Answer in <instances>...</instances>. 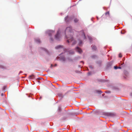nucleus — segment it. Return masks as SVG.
Returning a JSON list of instances; mask_svg holds the SVG:
<instances>
[{"instance_id":"9d476101","label":"nucleus","mask_w":132,"mask_h":132,"mask_svg":"<svg viewBox=\"0 0 132 132\" xmlns=\"http://www.w3.org/2000/svg\"><path fill=\"white\" fill-rule=\"evenodd\" d=\"M71 33H72V34H71V35L70 34V35H67V36H65V37L67 38H69L70 37H71V36L73 34L72 32H71Z\"/></svg>"},{"instance_id":"2eb2a0df","label":"nucleus","mask_w":132,"mask_h":132,"mask_svg":"<svg viewBox=\"0 0 132 132\" xmlns=\"http://www.w3.org/2000/svg\"><path fill=\"white\" fill-rule=\"evenodd\" d=\"M82 33H83V34L84 38L85 39L86 38V37H85V34L83 31L82 32Z\"/></svg>"},{"instance_id":"412c9836","label":"nucleus","mask_w":132,"mask_h":132,"mask_svg":"<svg viewBox=\"0 0 132 132\" xmlns=\"http://www.w3.org/2000/svg\"><path fill=\"white\" fill-rule=\"evenodd\" d=\"M118 68H119V69H121V67H118Z\"/></svg>"},{"instance_id":"9b49d317","label":"nucleus","mask_w":132,"mask_h":132,"mask_svg":"<svg viewBox=\"0 0 132 132\" xmlns=\"http://www.w3.org/2000/svg\"><path fill=\"white\" fill-rule=\"evenodd\" d=\"M69 19V18H68V16H66L65 18V21L66 22H68V21H69L68 20V19Z\"/></svg>"},{"instance_id":"f8f14e48","label":"nucleus","mask_w":132,"mask_h":132,"mask_svg":"<svg viewBox=\"0 0 132 132\" xmlns=\"http://www.w3.org/2000/svg\"><path fill=\"white\" fill-rule=\"evenodd\" d=\"M78 20L77 18H75L74 20V22L75 23H77L78 21Z\"/></svg>"},{"instance_id":"6ab92c4d","label":"nucleus","mask_w":132,"mask_h":132,"mask_svg":"<svg viewBox=\"0 0 132 132\" xmlns=\"http://www.w3.org/2000/svg\"><path fill=\"white\" fill-rule=\"evenodd\" d=\"M122 56V55L120 53L119 54V57H121Z\"/></svg>"},{"instance_id":"5701e85b","label":"nucleus","mask_w":132,"mask_h":132,"mask_svg":"<svg viewBox=\"0 0 132 132\" xmlns=\"http://www.w3.org/2000/svg\"><path fill=\"white\" fill-rule=\"evenodd\" d=\"M53 65L52 64H51V67H53Z\"/></svg>"},{"instance_id":"39448f33","label":"nucleus","mask_w":132,"mask_h":132,"mask_svg":"<svg viewBox=\"0 0 132 132\" xmlns=\"http://www.w3.org/2000/svg\"><path fill=\"white\" fill-rule=\"evenodd\" d=\"M48 34L49 36H50L54 32V31H53L50 30L48 31Z\"/></svg>"},{"instance_id":"dca6fc26","label":"nucleus","mask_w":132,"mask_h":132,"mask_svg":"<svg viewBox=\"0 0 132 132\" xmlns=\"http://www.w3.org/2000/svg\"><path fill=\"white\" fill-rule=\"evenodd\" d=\"M105 14L106 15H109V12H106L105 13Z\"/></svg>"},{"instance_id":"423d86ee","label":"nucleus","mask_w":132,"mask_h":132,"mask_svg":"<svg viewBox=\"0 0 132 132\" xmlns=\"http://www.w3.org/2000/svg\"><path fill=\"white\" fill-rule=\"evenodd\" d=\"M60 48H61L62 49V46L61 45H58L55 47V48L56 49H58Z\"/></svg>"},{"instance_id":"f3484780","label":"nucleus","mask_w":132,"mask_h":132,"mask_svg":"<svg viewBox=\"0 0 132 132\" xmlns=\"http://www.w3.org/2000/svg\"><path fill=\"white\" fill-rule=\"evenodd\" d=\"M70 54H74V52L73 51H72L71 52H70L69 53Z\"/></svg>"},{"instance_id":"f257e3e1","label":"nucleus","mask_w":132,"mask_h":132,"mask_svg":"<svg viewBox=\"0 0 132 132\" xmlns=\"http://www.w3.org/2000/svg\"><path fill=\"white\" fill-rule=\"evenodd\" d=\"M72 32V29L71 27H68L66 28L65 31V34L66 35V36L67 35L70 34L71 35V34H72L71 33Z\"/></svg>"},{"instance_id":"0eeeda50","label":"nucleus","mask_w":132,"mask_h":132,"mask_svg":"<svg viewBox=\"0 0 132 132\" xmlns=\"http://www.w3.org/2000/svg\"><path fill=\"white\" fill-rule=\"evenodd\" d=\"M35 78V76L34 75H30L29 76V78L30 79H32Z\"/></svg>"},{"instance_id":"a878e982","label":"nucleus","mask_w":132,"mask_h":132,"mask_svg":"<svg viewBox=\"0 0 132 132\" xmlns=\"http://www.w3.org/2000/svg\"><path fill=\"white\" fill-rule=\"evenodd\" d=\"M56 64H55V66H56Z\"/></svg>"},{"instance_id":"393cba45","label":"nucleus","mask_w":132,"mask_h":132,"mask_svg":"<svg viewBox=\"0 0 132 132\" xmlns=\"http://www.w3.org/2000/svg\"><path fill=\"white\" fill-rule=\"evenodd\" d=\"M50 84H51V85H52V83H51L50 82Z\"/></svg>"},{"instance_id":"b1692460","label":"nucleus","mask_w":132,"mask_h":132,"mask_svg":"<svg viewBox=\"0 0 132 132\" xmlns=\"http://www.w3.org/2000/svg\"><path fill=\"white\" fill-rule=\"evenodd\" d=\"M51 40L52 41H53V39L52 38L51 39Z\"/></svg>"},{"instance_id":"4468645a","label":"nucleus","mask_w":132,"mask_h":132,"mask_svg":"<svg viewBox=\"0 0 132 132\" xmlns=\"http://www.w3.org/2000/svg\"><path fill=\"white\" fill-rule=\"evenodd\" d=\"M82 41L80 40V41L79 42V45L80 46L82 44Z\"/></svg>"},{"instance_id":"f03ea898","label":"nucleus","mask_w":132,"mask_h":132,"mask_svg":"<svg viewBox=\"0 0 132 132\" xmlns=\"http://www.w3.org/2000/svg\"><path fill=\"white\" fill-rule=\"evenodd\" d=\"M67 42L68 43H72V45H75L76 43V41L73 40V38L72 37L71 38L67 40Z\"/></svg>"},{"instance_id":"6e6552de","label":"nucleus","mask_w":132,"mask_h":132,"mask_svg":"<svg viewBox=\"0 0 132 132\" xmlns=\"http://www.w3.org/2000/svg\"><path fill=\"white\" fill-rule=\"evenodd\" d=\"M106 114L107 116H112L113 115V114L110 113H107Z\"/></svg>"},{"instance_id":"aec40b11","label":"nucleus","mask_w":132,"mask_h":132,"mask_svg":"<svg viewBox=\"0 0 132 132\" xmlns=\"http://www.w3.org/2000/svg\"><path fill=\"white\" fill-rule=\"evenodd\" d=\"M90 67L91 68H93V67H92V66H90Z\"/></svg>"},{"instance_id":"1a4fd4ad","label":"nucleus","mask_w":132,"mask_h":132,"mask_svg":"<svg viewBox=\"0 0 132 132\" xmlns=\"http://www.w3.org/2000/svg\"><path fill=\"white\" fill-rule=\"evenodd\" d=\"M92 49L93 50H96V47L94 45H92Z\"/></svg>"},{"instance_id":"a211bd4d","label":"nucleus","mask_w":132,"mask_h":132,"mask_svg":"<svg viewBox=\"0 0 132 132\" xmlns=\"http://www.w3.org/2000/svg\"><path fill=\"white\" fill-rule=\"evenodd\" d=\"M114 68L115 69H116L118 68V67L117 66H114Z\"/></svg>"},{"instance_id":"ddd939ff","label":"nucleus","mask_w":132,"mask_h":132,"mask_svg":"<svg viewBox=\"0 0 132 132\" xmlns=\"http://www.w3.org/2000/svg\"><path fill=\"white\" fill-rule=\"evenodd\" d=\"M35 40H36V41L37 43H40V39H36Z\"/></svg>"},{"instance_id":"20e7f679","label":"nucleus","mask_w":132,"mask_h":132,"mask_svg":"<svg viewBox=\"0 0 132 132\" xmlns=\"http://www.w3.org/2000/svg\"><path fill=\"white\" fill-rule=\"evenodd\" d=\"M76 50L79 53H81L82 52L81 50L79 47H77L76 48Z\"/></svg>"},{"instance_id":"7ed1b4c3","label":"nucleus","mask_w":132,"mask_h":132,"mask_svg":"<svg viewBox=\"0 0 132 132\" xmlns=\"http://www.w3.org/2000/svg\"><path fill=\"white\" fill-rule=\"evenodd\" d=\"M60 32L59 30L57 31V34L55 36V38L57 40H59L60 38Z\"/></svg>"},{"instance_id":"4be33fe9","label":"nucleus","mask_w":132,"mask_h":132,"mask_svg":"<svg viewBox=\"0 0 132 132\" xmlns=\"http://www.w3.org/2000/svg\"><path fill=\"white\" fill-rule=\"evenodd\" d=\"M1 95H2V96H3V94H2Z\"/></svg>"}]
</instances>
